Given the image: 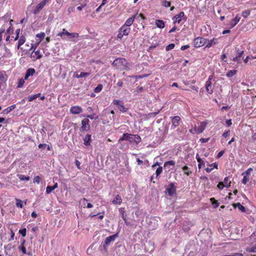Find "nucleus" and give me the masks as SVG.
<instances>
[{
  "label": "nucleus",
  "mask_w": 256,
  "mask_h": 256,
  "mask_svg": "<svg viewBox=\"0 0 256 256\" xmlns=\"http://www.w3.org/2000/svg\"><path fill=\"white\" fill-rule=\"evenodd\" d=\"M40 94V93H38L37 94L30 96L28 97V100L29 102H31L34 100L36 99L37 98L39 97Z\"/></svg>",
  "instance_id": "obj_25"
},
{
  "label": "nucleus",
  "mask_w": 256,
  "mask_h": 256,
  "mask_svg": "<svg viewBox=\"0 0 256 256\" xmlns=\"http://www.w3.org/2000/svg\"><path fill=\"white\" fill-rule=\"evenodd\" d=\"M118 236V234H116L106 238L104 240V252H107L108 250L106 246H108L111 242H114Z\"/></svg>",
  "instance_id": "obj_5"
},
{
  "label": "nucleus",
  "mask_w": 256,
  "mask_h": 256,
  "mask_svg": "<svg viewBox=\"0 0 256 256\" xmlns=\"http://www.w3.org/2000/svg\"><path fill=\"white\" fill-rule=\"evenodd\" d=\"M236 206L242 212H246V208L242 204H241L240 203L238 202L236 204Z\"/></svg>",
  "instance_id": "obj_35"
},
{
  "label": "nucleus",
  "mask_w": 256,
  "mask_h": 256,
  "mask_svg": "<svg viewBox=\"0 0 256 256\" xmlns=\"http://www.w3.org/2000/svg\"><path fill=\"white\" fill-rule=\"evenodd\" d=\"M218 39L216 38H214L212 40H210L206 39V48H209L212 46L216 44H218Z\"/></svg>",
  "instance_id": "obj_12"
},
{
  "label": "nucleus",
  "mask_w": 256,
  "mask_h": 256,
  "mask_svg": "<svg viewBox=\"0 0 256 256\" xmlns=\"http://www.w3.org/2000/svg\"><path fill=\"white\" fill-rule=\"evenodd\" d=\"M124 140H128L131 144H138L141 142V138L138 134L126 133L118 140L119 142Z\"/></svg>",
  "instance_id": "obj_1"
},
{
  "label": "nucleus",
  "mask_w": 256,
  "mask_h": 256,
  "mask_svg": "<svg viewBox=\"0 0 256 256\" xmlns=\"http://www.w3.org/2000/svg\"><path fill=\"white\" fill-rule=\"evenodd\" d=\"M130 32V28L129 27H126L122 25L118 30V32L117 35L118 38H122L124 36H127L128 35Z\"/></svg>",
  "instance_id": "obj_4"
},
{
  "label": "nucleus",
  "mask_w": 256,
  "mask_h": 256,
  "mask_svg": "<svg viewBox=\"0 0 256 256\" xmlns=\"http://www.w3.org/2000/svg\"><path fill=\"white\" fill-rule=\"evenodd\" d=\"M237 72V70H232L228 71L226 74V76L228 78H232L234 75H235Z\"/></svg>",
  "instance_id": "obj_31"
},
{
  "label": "nucleus",
  "mask_w": 256,
  "mask_h": 256,
  "mask_svg": "<svg viewBox=\"0 0 256 256\" xmlns=\"http://www.w3.org/2000/svg\"><path fill=\"white\" fill-rule=\"evenodd\" d=\"M210 200L212 202V205L214 208H216L218 206L219 203L214 198H211Z\"/></svg>",
  "instance_id": "obj_43"
},
{
  "label": "nucleus",
  "mask_w": 256,
  "mask_h": 256,
  "mask_svg": "<svg viewBox=\"0 0 256 256\" xmlns=\"http://www.w3.org/2000/svg\"><path fill=\"white\" fill-rule=\"evenodd\" d=\"M206 44V39L201 38L198 37L196 38L194 40V46L195 48H200Z\"/></svg>",
  "instance_id": "obj_6"
},
{
  "label": "nucleus",
  "mask_w": 256,
  "mask_h": 256,
  "mask_svg": "<svg viewBox=\"0 0 256 256\" xmlns=\"http://www.w3.org/2000/svg\"><path fill=\"white\" fill-rule=\"evenodd\" d=\"M175 46V44H170L168 45L166 48V51H169L172 49H173Z\"/></svg>",
  "instance_id": "obj_44"
},
{
  "label": "nucleus",
  "mask_w": 256,
  "mask_h": 256,
  "mask_svg": "<svg viewBox=\"0 0 256 256\" xmlns=\"http://www.w3.org/2000/svg\"><path fill=\"white\" fill-rule=\"evenodd\" d=\"M36 72L34 68H29L27 70L24 76V80H27L30 76H32Z\"/></svg>",
  "instance_id": "obj_17"
},
{
  "label": "nucleus",
  "mask_w": 256,
  "mask_h": 256,
  "mask_svg": "<svg viewBox=\"0 0 256 256\" xmlns=\"http://www.w3.org/2000/svg\"><path fill=\"white\" fill-rule=\"evenodd\" d=\"M176 164V162L174 160H169L166 162L164 164V168L168 170H171L170 166H174Z\"/></svg>",
  "instance_id": "obj_19"
},
{
  "label": "nucleus",
  "mask_w": 256,
  "mask_h": 256,
  "mask_svg": "<svg viewBox=\"0 0 256 256\" xmlns=\"http://www.w3.org/2000/svg\"><path fill=\"white\" fill-rule=\"evenodd\" d=\"M16 203V205L18 208H22L23 207V202L22 200L16 198L15 199Z\"/></svg>",
  "instance_id": "obj_32"
},
{
  "label": "nucleus",
  "mask_w": 256,
  "mask_h": 256,
  "mask_svg": "<svg viewBox=\"0 0 256 256\" xmlns=\"http://www.w3.org/2000/svg\"><path fill=\"white\" fill-rule=\"evenodd\" d=\"M240 16L237 14L234 18L232 19L230 22V28H233L240 20Z\"/></svg>",
  "instance_id": "obj_13"
},
{
  "label": "nucleus",
  "mask_w": 256,
  "mask_h": 256,
  "mask_svg": "<svg viewBox=\"0 0 256 256\" xmlns=\"http://www.w3.org/2000/svg\"><path fill=\"white\" fill-rule=\"evenodd\" d=\"M184 16V12H180L178 14H176L173 17L172 20H174V24H180L182 20V18Z\"/></svg>",
  "instance_id": "obj_10"
},
{
  "label": "nucleus",
  "mask_w": 256,
  "mask_h": 256,
  "mask_svg": "<svg viewBox=\"0 0 256 256\" xmlns=\"http://www.w3.org/2000/svg\"><path fill=\"white\" fill-rule=\"evenodd\" d=\"M206 89L208 94H212L213 92V90L212 86V82L207 80L206 83Z\"/></svg>",
  "instance_id": "obj_18"
},
{
  "label": "nucleus",
  "mask_w": 256,
  "mask_h": 256,
  "mask_svg": "<svg viewBox=\"0 0 256 256\" xmlns=\"http://www.w3.org/2000/svg\"><path fill=\"white\" fill-rule=\"evenodd\" d=\"M162 5L166 8H168L170 6V2L166 0H162Z\"/></svg>",
  "instance_id": "obj_34"
},
{
  "label": "nucleus",
  "mask_w": 256,
  "mask_h": 256,
  "mask_svg": "<svg viewBox=\"0 0 256 256\" xmlns=\"http://www.w3.org/2000/svg\"><path fill=\"white\" fill-rule=\"evenodd\" d=\"M45 36V34L44 32H40V34H38L36 35V38H38L36 40L37 45H38L42 40L44 38Z\"/></svg>",
  "instance_id": "obj_21"
},
{
  "label": "nucleus",
  "mask_w": 256,
  "mask_h": 256,
  "mask_svg": "<svg viewBox=\"0 0 256 256\" xmlns=\"http://www.w3.org/2000/svg\"><path fill=\"white\" fill-rule=\"evenodd\" d=\"M223 182L226 188H228L230 187L231 182L228 180V177H226Z\"/></svg>",
  "instance_id": "obj_27"
},
{
  "label": "nucleus",
  "mask_w": 256,
  "mask_h": 256,
  "mask_svg": "<svg viewBox=\"0 0 256 256\" xmlns=\"http://www.w3.org/2000/svg\"><path fill=\"white\" fill-rule=\"evenodd\" d=\"M207 122H200V125L196 128L197 134H200L204 132L206 128Z\"/></svg>",
  "instance_id": "obj_16"
},
{
  "label": "nucleus",
  "mask_w": 256,
  "mask_h": 256,
  "mask_svg": "<svg viewBox=\"0 0 256 256\" xmlns=\"http://www.w3.org/2000/svg\"><path fill=\"white\" fill-rule=\"evenodd\" d=\"M136 14H134L133 16H132L131 17H130V18H128V20H126L125 22V23L124 24V26H126V27H129L130 26H131L134 20V19L136 18Z\"/></svg>",
  "instance_id": "obj_14"
},
{
  "label": "nucleus",
  "mask_w": 256,
  "mask_h": 256,
  "mask_svg": "<svg viewBox=\"0 0 256 256\" xmlns=\"http://www.w3.org/2000/svg\"><path fill=\"white\" fill-rule=\"evenodd\" d=\"M240 58L236 56V57H234L232 58V60L234 62H236L238 63H240Z\"/></svg>",
  "instance_id": "obj_59"
},
{
  "label": "nucleus",
  "mask_w": 256,
  "mask_h": 256,
  "mask_svg": "<svg viewBox=\"0 0 256 256\" xmlns=\"http://www.w3.org/2000/svg\"><path fill=\"white\" fill-rule=\"evenodd\" d=\"M26 42V38L24 36H22L20 37L18 44V48H19L22 45Z\"/></svg>",
  "instance_id": "obj_26"
},
{
  "label": "nucleus",
  "mask_w": 256,
  "mask_h": 256,
  "mask_svg": "<svg viewBox=\"0 0 256 256\" xmlns=\"http://www.w3.org/2000/svg\"><path fill=\"white\" fill-rule=\"evenodd\" d=\"M57 36H60L62 40L74 42V38H78L79 35L76 32L70 33L66 28H63L62 32L58 34Z\"/></svg>",
  "instance_id": "obj_2"
},
{
  "label": "nucleus",
  "mask_w": 256,
  "mask_h": 256,
  "mask_svg": "<svg viewBox=\"0 0 256 256\" xmlns=\"http://www.w3.org/2000/svg\"><path fill=\"white\" fill-rule=\"evenodd\" d=\"M25 241L24 240L22 243V246H21L20 247H19V248L22 251V252L24 253V254H26V248L24 246V243Z\"/></svg>",
  "instance_id": "obj_51"
},
{
  "label": "nucleus",
  "mask_w": 256,
  "mask_h": 256,
  "mask_svg": "<svg viewBox=\"0 0 256 256\" xmlns=\"http://www.w3.org/2000/svg\"><path fill=\"white\" fill-rule=\"evenodd\" d=\"M84 144L86 146H89L90 144L91 141V135L87 134L84 138Z\"/></svg>",
  "instance_id": "obj_22"
},
{
  "label": "nucleus",
  "mask_w": 256,
  "mask_h": 256,
  "mask_svg": "<svg viewBox=\"0 0 256 256\" xmlns=\"http://www.w3.org/2000/svg\"><path fill=\"white\" fill-rule=\"evenodd\" d=\"M144 90V88L142 86H138L136 90L134 91V94H137L138 92H142Z\"/></svg>",
  "instance_id": "obj_41"
},
{
  "label": "nucleus",
  "mask_w": 256,
  "mask_h": 256,
  "mask_svg": "<svg viewBox=\"0 0 256 256\" xmlns=\"http://www.w3.org/2000/svg\"><path fill=\"white\" fill-rule=\"evenodd\" d=\"M90 72H80V74H76L74 76L76 78H81L88 76H90Z\"/></svg>",
  "instance_id": "obj_28"
},
{
  "label": "nucleus",
  "mask_w": 256,
  "mask_h": 256,
  "mask_svg": "<svg viewBox=\"0 0 256 256\" xmlns=\"http://www.w3.org/2000/svg\"><path fill=\"white\" fill-rule=\"evenodd\" d=\"M53 190H54V188L52 186H48L46 188V193L47 194H50Z\"/></svg>",
  "instance_id": "obj_47"
},
{
  "label": "nucleus",
  "mask_w": 256,
  "mask_h": 256,
  "mask_svg": "<svg viewBox=\"0 0 256 256\" xmlns=\"http://www.w3.org/2000/svg\"><path fill=\"white\" fill-rule=\"evenodd\" d=\"M182 170L184 172V174L187 176H189L192 173V172L190 171L188 167L186 166H184L182 168Z\"/></svg>",
  "instance_id": "obj_33"
},
{
  "label": "nucleus",
  "mask_w": 256,
  "mask_h": 256,
  "mask_svg": "<svg viewBox=\"0 0 256 256\" xmlns=\"http://www.w3.org/2000/svg\"><path fill=\"white\" fill-rule=\"evenodd\" d=\"M156 24L158 28H162L164 27V22L160 20H156Z\"/></svg>",
  "instance_id": "obj_24"
},
{
  "label": "nucleus",
  "mask_w": 256,
  "mask_h": 256,
  "mask_svg": "<svg viewBox=\"0 0 256 256\" xmlns=\"http://www.w3.org/2000/svg\"><path fill=\"white\" fill-rule=\"evenodd\" d=\"M166 191L170 196H172L176 193V188L174 183L171 182L166 188Z\"/></svg>",
  "instance_id": "obj_11"
},
{
  "label": "nucleus",
  "mask_w": 256,
  "mask_h": 256,
  "mask_svg": "<svg viewBox=\"0 0 256 256\" xmlns=\"http://www.w3.org/2000/svg\"><path fill=\"white\" fill-rule=\"evenodd\" d=\"M24 79L21 78L19 80L18 87V88H22L24 84Z\"/></svg>",
  "instance_id": "obj_46"
},
{
  "label": "nucleus",
  "mask_w": 256,
  "mask_h": 256,
  "mask_svg": "<svg viewBox=\"0 0 256 256\" xmlns=\"http://www.w3.org/2000/svg\"><path fill=\"white\" fill-rule=\"evenodd\" d=\"M20 31V29H17L16 30V36L14 38L15 40H17L18 38Z\"/></svg>",
  "instance_id": "obj_57"
},
{
  "label": "nucleus",
  "mask_w": 256,
  "mask_h": 256,
  "mask_svg": "<svg viewBox=\"0 0 256 256\" xmlns=\"http://www.w3.org/2000/svg\"><path fill=\"white\" fill-rule=\"evenodd\" d=\"M189 132H190L191 134H194V133L197 134L196 128V127H195V128H194L190 129V130H189Z\"/></svg>",
  "instance_id": "obj_61"
},
{
  "label": "nucleus",
  "mask_w": 256,
  "mask_h": 256,
  "mask_svg": "<svg viewBox=\"0 0 256 256\" xmlns=\"http://www.w3.org/2000/svg\"><path fill=\"white\" fill-rule=\"evenodd\" d=\"M75 164H76V167L78 168L79 170H80V162L78 160H76L75 162Z\"/></svg>",
  "instance_id": "obj_64"
},
{
  "label": "nucleus",
  "mask_w": 256,
  "mask_h": 256,
  "mask_svg": "<svg viewBox=\"0 0 256 256\" xmlns=\"http://www.w3.org/2000/svg\"><path fill=\"white\" fill-rule=\"evenodd\" d=\"M26 228L20 229L19 230V233L22 236H26Z\"/></svg>",
  "instance_id": "obj_52"
},
{
  "label": "nucleus",
  "mask_w": 256,
  "mask_h": 256,
  "mask_svg": "<svg viewBox=\"0 0 256 256\" xmlns=\"http://www.w3.org/2000/svg\"><path fill=\"white\" fill-rule=\"evenodd\" d=\"M34 182L39 184L40 182V178L38 176H35L34 179Z\"/></svg>",
  "instance_id": "obj_56"
},
{
  "label": "nucleus",
  "mask_w": 256,
  "mask_h": 256,
  "mask_svg": "<svg viewBox=\"0 0 256 256\" xmlns=\"http://www.w3.org/2000/svg\"><path fill=\"white\" fill-rule=\"evenodd\" d=\"M119 107V110L122 112H127L128 108H126L124 105V104L122 103V104H121L120 105Z\"/></svg>",
  "instance_id": "obj_38"
},
{
  "label": "nucleus",
  "mask_w": 256,
  "mask_h": 256,
  "mask_svg": "<svg viewBox=\"0 0 256 256\" xmlns=\"http://www.w3.org/2000/svg\"><path fill=\"white\" fill-rule=\"evenodd\" d=\"M45 4L42 2H40L36 6V8L34 10V14H38L40 10H41L44 6Z\"/></svg>",
  "instance_id": "obj_20"
},
{
  "label": "nucleus",
  "mask_w": 256,
  "mask_h": 256,
  "mask_svg": "<svg viewBox=\"0 0 256 256\" xmlns=\"http://www.w3.org/2000/svg\"><path fill=\"white\" fill-rule=\"evenodd\" d=\"M123 102L119 100H114L111 104H114L120 106L121 104H122Z\"/></svg>",
  "instance_id": "obj_36"
},
{
  "label": "nucleus",
  "mask_w": 256,
  "mask_h": 256,
  "mask_svg": "<svg viewBox=\"0 0 256 256\" xmlns=\"http://www.w3.org/2000/svg\"><path fill=\"white\" fill-rule=\"evenodd\" d=\"M102 88V86L101 84H99L94 90V92L96 93L100 92Z\"/></svg>",
  "instance_id": "obj_42"
},
{
  "label": "nucleus",
  "mask_w": 256,
  "mask_h": 256,
  "mask_svg": "<svg viewBox=\"0 0 256 256\" xmlns=\"http://www.w3.org/2000/svg\"><path fill=\"white\" fill-rule=\"evenodd\" d=\"M112 66L118 68L127 70L129 69L128 63L127 60L123 58H118L114 60Z\"/></svg>",
  "instance_id": "obj_3"
},
{
  "label": "nucleus",
  "mask_w": 256,
  "mask_h": 256,
  "mask_svg": "<svg viewBox=\"0 0 256 256\" xmlns=\"http://www.w3.org/2000/svg\"><path fill=\"white\" fill-rule=\"evenodd\" d=\"M82 112V108L78 106H73L70 109V112L72 114H79Z\"/></svg>",
  "instance_id": "obj_15"
},
{
  "label": "nucleus",
  "mask_w": 256,
  "mask_h": 256,
  "mask_svg": "<svg viewBox=\"0 0 256 256\" xmlns=\"http://www.w3.org/2000/svg\"><path fill=\"white\" fill-rule=\"evenodd\" d=\"M250 10H246L242 12V15L244 18H246L250 14Z\"/></svg>",
  "instance_id": "obj_37"
},
{
  "label": "nucleus",
  "mask_w": 256,
  "mask_h": 256,
  "mask_svg": "<svg viewBox=\"0 0 256 256\" xmlns=\"http://www.w3.org/2000/svg\"><path fill=\"white\" fill-rule=\"evenodd\" d=\"M162 172V167L159 166L156 171V178H158Z\"/></svg>",
  "instance_id": "obj_39"
},
{
  "label": "nucleus",
  "mask_w": 256,
  "mask_h": 256,
  "mask_svg": "<svg viewBox=\"0 0 256 256\" xmlns=\"http://www.w3.org/2000/svg\"><path fill=\"white\" fill-rule=\"evenodd\" d=\"M8 78V76L4 72H0V90L4 86Z\"/></svg>",
  "instance_id": "obj_8"
},
{
  "label": "nucleus",
  "mask_w": 256,
  "mask_h": 256,
  "mask_svg": "<svg viewBox=\"0 0 256 256\" xmlns=\"http://www.w3.org/2000/svg\"><path fill=\"white\" fill-rule=\"evenodd\" d=\"M198 168L199 169H200L202 166H204V162L202 160H200V161H198Z\"/></svg>",
  "instance_id": "obj_54"
},
{
  "label": "nucleus",
  "mask_w": 256,
  "mask_h": 256,
  "mask_svg": "<svg viewBox=\"0 0 256 256\" xmlns=\"http://www.w3.org/2000/svg\"><path fill=\"white\" fill-rule=\"evenodd\" d=\"M255 236V232H253L250 236V240H252V242H256V238H254V240H252Z\"/></svg>",
  "instance_id": "obj_60"
},
{
  "label": "nucleus",
  "mask_w": 256,
  "mask_h": 256,
  "mask_svg": "<svg viewBox=\"0 0 256 256\" xmlns=\"http://www.w3.org/2000/svg\"><path fill=\"white\" fill-rule=\"evenodd\" d=\"M243 256V254H242L241 253H238V252L234 253L232 254L224 255V256Z\"/></svg>",
  "instance_id": "obj_58"
},
{
  "label": "nucleus",
  "mask_w": 256,
  "mask_h": 256,
  "mask_svg": "<svg viewBox=\"0 0 256 256\" xmlns=\"http://www.w3.org/2000/svg\"><path fill=\"white\" fill-rule=\"evenodd\" d=\"M248 180H249L248 176L244 175V176L242 180V182L243 184H246Z\"/></svg>",
  "instance_id": "obj_45"
},
{
  "label": "nucleus",
  "mask_w": 256,
  "mask_h": 256,
  "mask_svg": "<svg viewBox=\"0 0 256 256\" xmlns=\"http://www.w3.org/2000/svg\"><path fill=\"white\" fill-rule=\"evenodd\" d=\"M122 202V200L121 197L118 195H116V197L113 200L112 202L113 204H120Z\"/></svg>",
  "instance_id": "obj_23"
},
{
  "label": "nucleus",
  "mask_w": 256,
  "mask_h": 256,
  "mask_svg": "<svg viewBox=\"0 0 256 256\" xmlns=\"http://www.w3.org/2000/svg\"><path fill=\"white\" fill-rule=\"evenodd\" d=\"M230 131L227 130L222 134V136L224 138H226L230 135Z\"/></svg>",
  "instance_id": "obj_62"
},
{
  "label": "nucleus",
  "mask_w": 256,
  "mask_h": 256,
  "mask_svg": "<svg viewBox=\"0 0 256 256\" xmlns=\"http://www.w3.org/2000/svg\"><path fill=\"white\" fill-rule=\"evenodd\" d=\"M89 120L88 118H84L82 120V126L80 130L82 131H87L90 128Z\"/></svg>",
  "instance_id": "obj_9"
},
{
  "label": "nucleus",
  "mask_w": 256,
  "mask_h": 256,
  "mask_svg": "<svg viewBox=\"0 0 256 256\" xmlns=\"http://www.w3.org/2000/svg\"><path fill=\"white\" fill-rule=\"evenodd\" d=\"M224 150L220 151L217 155V158H220L224 154Z\"/></svg>",
  "instance_id": "obj_63"
},
{
  "label": "nucleus",
  "mask_w": 256,
  "mask_h": 256,
  "mask_svg": "<svg viewBox=\"0 0 256 256\" xmlns=\"http://www.w3.org/2000/svg\"><path fill=\"white\" fill-rule=\"evenodd\" d=\"M18 176L20 180H23V181H28L30 178V176H26L24 175L21 174H18Z\"/></svg>",
  "instance_id": "obj_29"
},
{
  "label": "nucleus",
  "mask_w": 256,
  "mask_h": 256,
  "mask_svg": "<svg viewBox=\"0 0 256 256\" xmlns=\"http://www.w3.org/2000/svg\"><path fill=\"white\" fill-rule=\"evenodd\" d=\"M217 187L220 190H222L225 186H224V182H220L217 185Z\"/></svg>",
  "instance_id": "obj_53"
},
{
  "label": "nucleus",
  "mask_w": 256,
  "mask_h": 256,
  "mask_svg": "<svg viewBox=\"0 0 256 256\" xmlns=\"http://www.w3.org/2000/svg\"><path fill=\"white\" fill-rule=\"evenodd\" d=\"M246 250L249 252H256V244L246 248Z\"/></svg>",
  "instance_id": "obj_30"
},
{
  "label": "nucleus",
  "mask_w": 256,
  "mask_h": 256,
  "mask_svg": "<svg viewBox=\"0 0 256 256\" xmlns=\"http://www.w3.org/2000/svg\"><path fill=\"white\" fill-rule=\"evenodd\" d=\"M4 32H5V28H4V26H2L0 29V41L2 40V34H4Z\"/></svg>",
  "instance_id": "obj_48"
},
{
  "label": "nucleus",
  "mask_w": 256,
  "mask_h": 256,
  "mask_svg": "<svg viewBox=\"0 0 256 256\" xmlns=\"http://www.w3.org/2000/svg\"><path fill=\"white\" fill-rule=\"evenodd\" d=\"M252 168H248L246 172H243L242 174V175L243 176H248L250 174V172H252Z\"/></svg>",
  "instance_id": "obj_50"
},
{
  "label": "nucleus",
  "mask_w": 256,
  "mask_h": 256,
  "mask_svg": "<svg viewBox=\"0 0 256 256\" xmlns=\"http://www.w3.org/2000/svg\"><path fill=\"white\" fill-rule=\"evenodd\" d=\"M244 53V50H236V56L240 58L243 55Z\"/></svg>",
  "instance_id": "obj_49"
},
{
  "label": "nucleus",
  "mask_w": 256,
  "mask_h": 256,
  "mask_svg": "<svg viewBox=\"0 0 256 256\" xmlns=\"http://www.w3.org/2000/svg\"><path fill=\"white\" fill-rule=\"evenodd\" d=\"M11 112V110H10V108L8 107L2 110V114H8L9 112Z\"/></svg>",
  "instance_id": "obj_55"
},
{
  "label": "nucleus",
  "mask_w": 256,
  "mask_h": 256,
  "mask_svg": "<svg viewBox=\"0 0 256 256\" xmlns=\"http://www.w3.org/2000/svg\"><path fill=\"white\" fill-rule=\"evenodd\" d=\"M170 118L172 124V128L174 129L180 124L181 118L178 116H171Z\"/></svg>",
  "instance_id": "obj_7"
},
{
  "label": "nucleus",
  "mask_w": 256,
  "mask_h": 256,
  "mask_svg": "<svg viewBox=\"0 0 256 256\" xmlns=\"http://www.w3.org/2000/svg\"><path fill=\"white\" fill-rule=\"evenodd\" d=\"M34 52V55L36 56V59H40L42 57V54H41L39 50H37L35 51Z\"/></svg>",
  "instance_id": "obj_40"
}]
</instances>
